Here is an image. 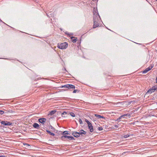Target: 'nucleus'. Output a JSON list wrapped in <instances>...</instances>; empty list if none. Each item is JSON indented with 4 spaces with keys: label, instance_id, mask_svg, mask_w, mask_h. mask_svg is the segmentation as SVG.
Segmentation results:
<instances>
[{
    "label": "nucleus",
    "instance_id": "1",
    "mask_svg": "<svg viewBox=\"0 0 157 157\" xmlns=\"http://www.w3.org/2000/svg\"><path fill=\"white\" fill-rule=\"evenodd\" d=\"M68 46V44L66 42L58 44L57 47L61 49H66Z\"/></svg>",
    "mask_w": 157,
    "mask_h": 157
},
{
    "label": "nucleus",
    "instance_id": "15",
    "mask_svg": "<svg viewBox=\"0 0 157 157\" xmlns=\"http://www.w3.org/2000/svg\"><path fill=\"white\" fill-rule=\"evenodd\" d=\"M75 38L74 37H71V40H72V41L73 43H75L76 42V41L77 40V38Z\"/></svg>",
    "mask_w": 157,
    "mask_h": 157
},
{
    "label": "nucleus",
    "instance_id": "29",
    "mask_svg": "<svg viewBox=\"0 0 157 157\" xmlns=\"http://www.w3.org/2000/svg\"><path fill=\"white\" fill-rule=\"evenodd\" d=\"M77 92V90H74L73 91V93H76V92Z\"/></svg>",
    "mask_w": 157,
    "mask_h": 157
},
{
    "label": "nucleus",
    "instance_id": "22",
    "mask_svg": "<svg viewBox=\"0 0 157 157\" xmlns=\"http://www.w3.org/2000/svg\"><path fill=\"white\" fill-rule=\"evenodd\" d=\"M68 86H68V84H67V85H65L64 86H62V88H68Z\"/></svg>",
    "mask_w": 157,
    "mask_h": 157
},
{
    "label": "nucleus",
    "instance_id": "13",
    "mask_svg": "<svg viewBox=\"0 0 157 157\" xmlns=\"http://www.w3.org/2000/svg\"><path fill=\"white\" fill-rule=\"evenodd\" d=\"M33 126L34 128L38 129L39 128V125L38 124L36 123H34L33 125Z\"/></svg>",
    "mask_w": 157,
    "mask_h": 157
},
{
    "label": "nucleus",
    "instance_id": "19",
    "mask_svg": "<svg viewBox=\"0 0 157 157\" xmlns=\"http://www.w3.org/2000/svg\"><path fill=\"white\" fill-rule=\"evenodd\" d=\"M1 123L2 124H3L5 125H6V121H2L1 122Z\"/></svg>",
    "mask_w": 157,
    "mask_h": 157
},
{
    "label": "nucleus",
    "instance_id": "11",
    "mask_svg": "<svg viewBox=\"0 0 157 157\" xmlns=\"http://www.w3.org/2000/svg\"><path fill=\"white\" fill-rule=\"evenodd\" d=\"M79 133L80 134V135H82L83 134H86V132L84 131H83L82 130H80L79 132Z\"/></svg>",
    "mask_w": 157,
    "mask_h": 157
},
{
    "label": "nucleus",
    "instance_id": "16",
    "mask_svg": "<svg viewBox=\"0 0 157 157\" xmlns=\"http://www.w3.org/2000/svg\"><path fill=\"white\" fill-rule=\"evenodd\" d=\"M56 112V111L55 110H52L50 112V113H49V115H52L54 114H55Z\"/></svg>",
    "mask_w": 157,
    "mask_h": 157
},
{
    "label": "nucleus",
    "instance_id": "6",
    "mask_svg": "<svg viewBox=\"0 0 157 157\" xmlns=\"http://www.w3.org/2000/svg\"><path fill=\"white\" fill-rule=\"evenodd\" d=\"M72 134L75 136L76 137H78L80 136V134L79 132H73L72 133Z\"/></svg>",
    "mask_w": 157,
    "mask_h": 157
},
{
    "label": "nucleus",
    "instance_id": "24",
    "mask_svg": "<svg viewBox=\"0 0 157 157\" xmlns=\"http://www.w3.org/2000/svg\"><path fill=\"white\" fill-rule=\"evenodd\" d=\"M129 136V135L128 134H127L126 135H125L124 137L125 138H126L128 137Z\"/></svg>",
    "mask_w": 157,
    "mask_h": 157
},
{
    "label": "nucleus",
    "instance_id": "14",
    "mask_svg": "<svg viewBox=\"0 0 157 157\" xmlns=\"http://www.w3.org/2000/svg\"><path fill=\"white\" fill-rule=\"evenodd\" d=\"M125 117H130V115L129 113H127L126 114L123 115L121 116V117H122L124 118H125Z\"/></svg>",
    "mask_w": 157,
    "mask_h": 157
},
{
    "label": "nucleus",
    "instance_id": "21",
    "mask_svg": "<svg viewBox=\"0 0 157 157\" xmlns=\"http://www.w3.org/2000/svg\"><path fill=\"white\" fill-rule=\"evenodd\" d=\"M70 115L72 117H75V114H74V113H70Z\"/></svg>",
    "mask_w": 157,
    "mask_h": 157
},
{
    "label": "nucleus",
    "instance_id": "23",
    "mask_svg": "<svg viewBox=\"0 0 157 157\" xmlns=\"http://www.w3.org/2000/svg\"><path fill=\"white\" fill-rule=\"evenodd\" d=\"M67 114V113L66 112H63L62 113V116L63 117H64V116H63V115H65Z\"/></svg>",
    "mask_w": 157,
    "mask_h": 157
},
{
    "label": "nucleus",
    "instance_id": "12",
    "mask_svg": "<svg viewBox=\"0 0 157 157\" xmlns=\"http://www.w3.org/2000/svg\"><path fill=\"white\" fill-rule=\"evenodd\" d=\"M68 89H75V86L74 85L71 84H68Z\"/></svg>",
    "mask_w": 157,
    "mask_h": 157
},
{
    "label": "nucleus",
    "instance_id": "32",
    "mask_svg": "<svg viewBox=\"0 0 157 157\" xmlns=\"http://www.w3.org/2000/svg\"><path fill=\"white\" fill-rule=\"evenodd\" d=\"M156 1L157 2V0H156Z\"/></svg>",
    "mask_w": 157,
    "mask_h": 157
},
{
    "label": "nucleus",
    "instance_id": "31",
    "mask_svg": "<svg viewBox=\"0 0 157 157\" xmlns=\"http://www.w3.org/2000/svg\"><path fill=\"white\" fill-rule=\"evenodd\" d=\"M156 83H157V78H156Z\"/></svg>",
    "mask_w": 157,
    "mask_h": 157
},
{
    "label": "nucleus",
    "instance_id": "30",
    "mask_svg": "<svg viewBox=\"0 0 157 157\" xmlns=\"http://www.w3.org/2000/svg\"><path fill=\"white\" fill-rule=\"evenodd\" d=\"M118 126L117 125H114V127L115 128H118Z\"/></svg>",
    "mask_w": 157,
    "mask_h": 157
},
{
    "label": "nucleus",
    "instance_id": "8",
    "mask_svg": "<svg viewBox=\"0 0 157 157\" xmlns=\"http://www.w3.org/2000/svg\"><path fill=\"white\" fill-rule=\"evenodd\" d=\"M99 21H94V25L93 26V28H95L99 26V24L98 22Z\"/></svg>",
    "mask_w": 157,
    "mask_h": 157
},
{
    "label": "nucleus",
    "instance_id": "28",
    "mask_svg": "<svg viewBox=\"0 0 157 157\" xmlns=\"http://www.w3.org/2000/svg\"><path fill=\"white\" fill-rule=\"evenodd\" d=\"M79 123L80 124H82V120H81V119H79Z\"/></svg>",
    "mask_w": 157,
    "mask_h": 157
},
{
    "label": "nucleus",
    "instance_id": "9",
    "mask_svg": "<svg viewBox=\"0 0 157 157\" xmlns=\"http://www.w3.org/2000/svg\"><path fill=\"white\" fill-rule=\"evenodd\" d=\"M152 67H149L143 71V73H145L149 71L152 68Z\"/></svg>",
    "mask_w": 157,
    "mask_h": 157
},
{
    "label": "nucleus",
    "instance_id": "2",
    "mask_svg": "<svg viewBox=\"0 0 157 157\" xmlns=\"http://www.w3.org/2000/svg\"><path fill=\"white\" fill-rule=\"evenodd\" d=\"M100 17L98 12H95L94 13L93 20L94 21H99Z\"/></svg>",
    "mask_w": 157,
    "mask_h": 157
},
{
    "label": "nucleus",
    "instance_id": "25",
    "mask_svg": "<svg viewBox=\"0 0 157 157\" xmlns=\"http://www.w3.org/2000/svg\"><path fill=\"white\" fill-rule=\"evenodd\" d=\"M98 129L99 131H101L103 130V128L101 127H99L98 128Z\"/></svg>",
    "mask_w": 157,
    "mask_h": 157
},
{
    "label": "nucleus",
    "instance_id": "5",
    "mask_svg": "<svg viewBox=\"0 0 157 157\" xmlns=\"http://www.w3.org/2000/svg\"><path fill=\"white\" fill-rule=\"evenodd\" d=\"M67 138L68 139L70 140H73L74 139V138L71 136H62L61 137V138L62 140H64L65 138Z\"/></svg>",
    "mask_w": 157,
    "mask_h": 157
},
{
    "label": "nucleus",
    "instance_id": "20",
    "mask_svg": "<svg viewBox=\"0 0 157 157\" xmlns=\"http://www.w3.org/2000/svg\"><path fill=\"white\" fill-rule=\"evenodd\" d=\"M63 134L64 135V136H65L66 135V134H69L68 133V132L67 131H65L63 132Z\"/></svg>",
    "mask_w": 157,
    "mask_h": 157
},
{
    "label": "nucleus",
    "instance_id": "27",
    "mask_svg": "<svg viewBox=\"0 0 157 157\" xmlns=\"http://www.w3.org/2000/svg\"><path fill=\"white\" fill-rule=\"evenodd\" d=\"M4 112L2 110H0V114L2 115L3 114Z\"/></svg>",
    "mask_w": 157,
    "mask_h": 157
},
{
    "label": "nucleus",
    "instance_id": "3",
    "mask_svg": "<svg viewBox=\"0 0 157 157\" xmlns=\"http://www.w3.org/2000/svg\"><path fill=\"white\" fill-rule=\"evenodd\" d=\"M85 121L88 124L89 128L90 129V131L91 132H93L94 131V129L91 123L87 119H85Z\"/></svg>",
    "mask_w": 157,
    "mask_h": 157
},
{
    "label": "nucleus",
    "instance_id": "18",
    "mask_svg": "<svg viewBox=\"0 0 157 157\" xmlns=\"http://www.w3.org/2000/svg\"><path fill=\"white\" fill-rule=\"evenodd\" d=\"M6 125H10L12 124V123H11V122H10L6 121Z\"/></svg>",
    "mask_w": 157,
    "mask_h": 157
},
{
    "label": "nucleus",
    "instance_id": "26",
    "mask_svg": "<svg viewBox=\"0 0 157 157\" xmlns=\"http://www.w3.org/2000/svg\"><path fill=\"white\" fill-rule=\"evenodd\" d=\"M122 117H121V116L120 117H119L118 119H117V121H120V120L121 119V118Z\"/></svg>",
    "mask_w": 157,
    "mask_h": 157
},
{
    "label": "nucleus",
    "instance_id": "7",
    "mask_svg": "<svg viewBox=\"0 0 157 157\" xmlns=\"http://www.w3.org/2000/svg\"><path fill=\"white\" fill-rule=\"evenodd\" d=\"M38 121L40 123L44 124L46 121V119L44 118H41L39 119Z\"/></svg>",
    "mask_w": 157,
    "mask_h": 157
},
{
    "label": "nucleus",
    "instance_id": "4",
    "mask_svg": "<svg viewBox=\"0 0 157 157\" xmlns=\"http://www.w3.org/2000/svg\"><path fill=\"white\" fill-rule=\"evenodd\" d=\"M157 90V85L153 86L151 89H149L148 92L150 93H151L155 91V90Z\"/></svg>",
    "mask_w": 157,
    "mask_h": 157
},
{
    "label": "nucleus",
    "instance_id": "17",
    "mask_svg": "<svg viewBox=\"0 0 157 157\" xmlns=\"http://www.w3.org/2000/svg\"><path fill=\"white\" fill-rule=\"evenodd\" d=\"M46 132L48 133L49 134H50L51 135H52V136H54V135H55V134L54 133L51 132L50 131H49L48 130H46Z\"/></svg>",
    "mask_w": 157,
    "mask_h": 157
},
{
    "label": "nucleus",
    "instance_id": "10",
    "mask_svg": "<svg viewBox=\"0 0 157 157\" xmlns=\"http://www.w3.org/2000/svg\"><path fill=\"white\" fill-rule=\"evenodd\" d=\"M94 116L96 117H98V119L99 118H102V119H105V118L102 116H101V115H98V114H95L94 115Z\"/></svg>",
    "mask_w": 157,
    "mask_h": 157
}]
</instances>
